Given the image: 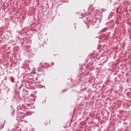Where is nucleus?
Instances as JSON below:
<instances>
[{"label": "nucleus", "mask_w": 131, "mask_h": 131, "mask_svg": "<svg viewBox=\"0 0 131 131\" xmlns=\"http://www.w3.org/2000/svg\"><path fill=\"white\" fill-rule=\"evenodd\" d=\"M47 64V63H45V65H46Z\"/></svg>", "instance_id": "nucleus-1"}]
</instances>
